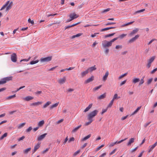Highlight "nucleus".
<instances>
[{"label": "nucleus", "mask_w": 157, "mask_h": 157, "mask_svg": "<svg viewBox=\"0 0 157 157\" xmlns=\"http://www.w3.org/2000/svg\"><path fill=\"white\" fill-rule=\"evenodd\" d=\"M116 24V23L115 22H109L107 23V24H105V26H108L109 25H110L113 24Z\"/></svg>", "instance_id": "de8ad7c7"}, {"label": "nucleus", "mask_w": 157, "mask_h": 157, "mask_svg": "<svg viewBox=\"0 0 157 157\" xmlns=\"http://www.w3.org/2000/svg\"><path fill=\"white\" fill-rule=\"evenodd\" d=\"M109 74V72L108 71H107L105 74V75L103 76L102 78V80L104 81H105L108 77V76Z\"/></svg>", "instance_id": "aec40b11"}, {"label": "nucleus", "mask_w": 157, "mask_h": 157, "mask_svg": "<svg viewBox=\"0 0 157 157\" xmlns=\"http://www.w3.org/2000/svg\"><path fill=\"white\" fill-rule=\"evenodd\" d=\"M39 61L38 59L35 61H32L30 62V64L33 65L38 63Z\"/></svg>", "instance_id": "473e14b6"}, {"label": "nucleus", "mask_w": 157, "mask_h": 157, "mask_svg": "<svg viewBox=\"0 0 157 157\" xmlns=\"http://www.w3.org/2000/svg\"><path fill=\"white\" fill-rule=\"evenodd\" d=\"M157 145V142H156L153 145L150 146L149 147V149L148 151V152H150Z\"/></svg>", "instance_id": "dca6fc26"}, {"label": "nucleus", "mask_w": 157, "mask_h": 157, "mask_svg": "<svg viewBox=\"0 0 157 157\" xmlns=\"http://www.w3.org/2000/svg\"><path fill=\"white\" fill-rule=\"evenodd\" d=\"M102 45L104 48H106L111 47L112 45V44L110 41H108L106 40H105L102 41Z\"/></svg>", "instance_id": "7ed1b4c3"}, {"label": "nucleus", "mask_w": 157, "mask_h": 157, "mask_svg": "<svg viewBox=\"0 0 157 157\" xmlns=\"http://www.w3.org/2000/svg\"><path fill=\"white\" fill-rule=\"evenodd\" d=\"M40 143L39 142L37 143L36 145H35L34 148L32 151L33 154L34 153L37 151V150L40 148Z\"/></svg>", "instance_id": "1a4fd4ad"}, {"label": "nucleus", "mask_w": 157, "mask_h": 157, "mask_svg": "<svg viewBox=\"0 0 157 157\" xmlns=\"http://www.w3.org/2000/svg\"><path fill=\"white\" fill-rule=\"evenodd\" d=\"M106 96V93H105L102 95H100L98 97V99H101L105 98Z\"/></svg>", "instance_id": "bb28decb"}, {"label": "nucleus", "mask_w": 157, "mask_h": 157, "mask_svg": "<svg viewBox=\"0 0 157 157\" xmlns=\"http://www.w3.org/2000/svg\"><path fill=\"white\" fill-rule=\"evenodd\" d=\"M109 50L108 48H106L105 50V52L106 54H108L109 52Z\"/></svg>", "instance_id": "bf43d9fd"}, {"label": "nucleus", "mask_w": 157, "mask_h": 157, "mask_svg": "<svg viewBox=\"0 0 157 157\" xmlns=\"http://www.w3.org/2000/svg\"><path fill=\"white\" fill-rule=\"evenodd\" d=\"M28 22L29 23H31L32 25L34 24V21L33 20H31L30 18L28 19Z\"/></svg>", "instance_id": "79ce46f5"}, {"label": "nucleus", "mask_w": 157, "mask_h": 157, "mask_svg": "<svg viewBox=\"0 0 157 157\" xmlns=\"http://www.w3.org/2000/svg\"><path fill=\"white\" fill-rule=\"evenodd\" d=\"M145 9H143L142 10H141L136 11L135 12V13H134V14H136L138 13H141V12H143L144 11H145Z\"/></svg>", "instance_id": "a19ab883"}, {"label": "nucleus", "mask_w": 157, "mask_h": 157, "mask_svg": "<svg viewBox=\"0 0 157 157\" xmlns=\"http://www.w3.org/2000/svg\"><path fill=\"white\" fill-rule=\"evenodd\" d=\"M87 70L89 72H92L94 71H95L96 69V65H94V66L90 67L88 68Z\"/></svg>", "instance_id": "6ab92c4d"}, {"label": "nucleus", "mask_w": 157, "mask_h": 157, "mask_svg": "<svg viewBox=\"0 0 157 157\" xmlns=\"http://www.w3.org/2000/svg\"><path fill=\"white\" fill-rule=\"evenodd\" d=\"M89 72L87 69L85 71H83L81 73V75L82 77L85 76Z\"/></svg>", "instance_id": "a211bd4d"}, {"label": "nucleus", "mask_w": 157, "mask_h": 157, "mask_svg": "<svg viewBox=\"0 0 157 157\" xmlns=\"http://www.w3.org/2000/svg\"><path fill=\"white\" fill-rule=\"evenodd\" d=\"M31 150V147H29L26 149L23 150V153L25 154H27L29 151H30Z\"/></svg>", "instance_id": "393cba45"}, {"label": "nucleus", "mask_w": 157, "mask_h": 157, "mask_svg": "<svg viewBox=\"0 0 157 157\" xmlns=\"http://www.w3.org/2000/svg\"><path fill=\"white\" fill-rule=\"evenodd\" d=\"M42 103V102L41 101H38L37 102H35L33 103L30 104L31 106H36L39 105H40Z\"/></svg>", "instance_id": "4be33fe9"}, {"label": "nucleus", "mask_w": 157, "mask_h": 157, "mask_svg": "<svg viewBox=\"0 0 157 157\" xmlns=\"http://www.w3.org/2000/svg\"><path fill=\"white\" fill-rule=\"evenodd\" d=\"M98 111L96 110H94L89 113L87 115L88 120H93V118L98 113Z\"/></svg>", "instance_id": "f03ea898"}, {"label": "nucleus", "mask_w": 157, "mask_h": 157, "mask_svg": "<svg viewBox=\"0 0 157 157\" xmlns=\"http://www.w3.org/2000/svg\"><path fill=\"white\" fill-rule=\"evenodd\" d=\"M107 108L106 109H102V112H101V114H103L104 113H105L106 112L107 110Z\"/></svg>", "instance_id": "13d9d810"}, {"label": "nucleus", "mask_w": 157, "mask_h": 157, "mask_svg": "<svg viewBox=\"0 0 157 157\" xmlns=\"http://www.w3.org/2000/svg\"><path fill=\"white\" fill-rule=\"evenodd\" d=\"M128 116V115H127L126 116L123 117H122L121 118V120L123 121V120H124L125 119H126L127 118Z\"/></svg>", "instance_id": "0e129e2a"}, {"label": "nucleus", "mask_w": 157, "mask_h": 157, "mask_svg": "<svg viewBox=\"0 0 157 157\" xmlns=\"http://www.w3.org/2000/svg\"><path fill=\"white\" fill-rule=\"evenodd\" d=\"M44 124V120L41 121H39L38 124L39 127H42Z\"/></svg>", "instance_id": "a878e982"}, {"label": "nucleus", "mask_w": 157, "mask_h": 157, "mask_svg": "<svg viewBox=\"0 0 157 157\" xmlns=\"http://www.w3.org/2000/svg\"><path fill=\"white\" fill-rule=\"evenodd\" d=\"M47 134V133H44L43 134L41 135L38 137L37 140L39 141L42 140L45 137Z\"/></svg>", "instance_id": "412c9836"}, {"label": "nucleus", "mask_w": 157, "mask_h": 157, "mask_svg": "<svg viewBox=\"0 0 157 157\" xmlns=\"http://www.w3.org/2000/svg\"><path fill=\"white\" fill-rule=\"evenodd\" d=\"M110 8H108L106 9H105L102 12L104 13L106 12L109 11L110 10Z\"/></svg>", "instance_id": "774afa93"}, {"label": "nucleus", "mask_w": 157, "mask_h": 157, "mask_svg": "<svg viewBox=\"0 0 157 157\" xmlns=\"http://www.w3.org/2000/svg\"><path fill=\"white\" fill-rule=\"evenodd\" d=\"M52 59V56H48L45 58H42L40 59L41 62H49Z\"/></svg>", "instance_id": "423d86ee"}, {"label": "nucleus", "mask_w": 157, "mask_h": 157, "mask_svg": "<svg viewBox=\"0 0 157 157\" xmlns=\"http://www.w3.org/2000/svg\"><path fill=\"white\" fill-rule=\"evenodd\" d=\"M12 77H7L4 78L0 81V85L5 83L11 80Z\"/></svg>", "instance_id": "20e7f679"}, {"label": "nucleus", "mask_w": 157, "mask_h": 157, "mask_svg": "<svg viewBox=\"0 0 157 157\" xmlns=\"http://www.w3.org/2000/svg\"><path fill=\"white\" fill-rule=\"evenodd\" d=\"M91 136V134H89V135H88L87 136L85 137L84 138L82 139L81 140V141H84L86 140H87V139H88L90 138V137Z\"/></svg>", "instance_id": "c85d7f7f"}, {"label": "nucleus", "mask_w": 157, "mask_h": 157, "mask_svg": "<svg viewBox=\"0 0 157 157\" xmlns=\"http://www.w3.org/2000/svg\"><path fill=\"white\" fill-rule=\"evenodd\" d=\"M52 103L50 101H48L43 106V108L45 109Z\"/></svg>", "instance_id": "b1692460"}, {"label": "nucleus", "mask_w": 157, "mask_h": 157, "mask_svg": "<svg viewBox=\"0 0 157 157\" xmlns=\"http://www.w3.org/2000/svg\"><path fill=\"white\" fill-rule=\"evenodd\" d=\"M49 148H47L45 150H44V151H42V153L44 154L45 153H46V152H47V151H48L49 150Z\"/></svg>", "instance_id": "680f3d73"}, {"label": "nucleus", "mask_w": 157, "mask_h": 157, "mask_svg": "<svg viewBox=\"0 0 157 157\" xmlns=\"http://www.w3.org/2000/svg\"><path fill=\"white\" fill-rule=\"evenodd\" d=\"M120 98V97H118L117 94H116L113 96V99H114L115 100L116 99H119V98Z\"/></svg>", "instance_id": "e433bc0d"}, {"label": "nucleus", "mask_w": 157, "mask_h": 157, "mask_svg": "<svg viewBox=\"0 0 157 157\" xmlns=\"http://www.w3.org/2000/svg\"><path fill=\"white\" fill-rule=\"evenodd\" d=\"M13 5V2L8 1L6 2L5 4L3 5L2 7L1 8L0 10H3L6 8V11H8L12 8Z\"/></svg>", "instance_id": "f257e3e1"}, {"label": "nucleus", "mask_w": 157, "mask_h": 157, "mask_svg": "<svg viewBox=\"0 0 157 157\" xmlns=\"http://www.w3.org/2000/svg\"><path fill=\"white\" fill-rule=\"evenodd\" d=\"M7 135V133H5L0 138V140H2L4 138L6 137Z\"/></svg>", "instance_id": "f704fd0d"}, {"label": "nucleus", "mask_w": 157, "mask_h": 157, "mask_svg": "<svg viewBox=\"0 0 157 157\" xmlns=\"http://www.w3.org/2000/svg\"><path fill=\"white\" fill-rule=\"evenodd\" d=\"M140 81V79L139 78H134L133 79L132 82L133 83L135 84L137 82H138Z\"/></svg>", "instance_id": "7c9ffc66"}, {"label": "nucleus", "mask_w": 157, "mask_h": 157, "mask_svg": "<svg viewBox=\"0 0 157 157\" xmlns=\"http://www.w3.org/2000/svg\"><path fill=\"white\" fill-rule=\"evenodd\" d=\"M82 35V33H79L75 35H74L72 36L71 37V38L73 39L76 37H79L80 36H81Z\"/></svg>", "instance_id": "c756f323"}, {"label": "nucleus", "mask_w": 157, "mask_h": 157, "mask_svg": "<svg viewBox=\"0 0 157 157\" xmlns=\"http://www.w3.org/2000/svg\"><path fill=\"white\" fill-rule=\"evenodd\" d=\"M127 75V73H124L122 75H121L119 76V77L118 78V79H119V80L121 79L124 76H126Z\"/></svg>", "instance_id": "72a5a7b5"}, {"label": "nucleus", "mask_w": 157, "mask_h": 157, "mask_svg": "<svg viewBox=\"0 0 157 157\" xmlns=\"http://www.w3.org/2000/svg\"><path fill=\"white\" fill-rule=\"evenodd\" d=\"M80 151V150H78L77 151H75L73 154V155L74 156H76L77 155H78Z\"/></svg>", "instance_id": "a18cd8bd"}, {"label": "nucleus", "mask_w": 157, "mask_h": 157, "mask_svg": "<svg viewBox=\"0 0 157 157\" xmlns=\"http://www.w3.org/2000/svg\"><path fill=\"white\" fill-rule=\"evenodd\" d=\"M115 48L117 49H121L122 48V45H117L116 46Z\"/></svg>", "instance_id": "09e8293b"}, {"label": "nucleus", "mask_w": 157, "mask_h": 157, "mask_svg": "<svg viewBox=\"0 0 157 157\" xmlns=\"http://www.w3.org/2000/svg\"><path fill=\"white\" fill-rule=\"evenodd\" d=\"M42 93L41 91H38L35 93L36 94H41Z\"/></svg>", "instance_id": "338daca9"}, {"label": "nucleus", "mask_w": 157, "mask_h": 157, "mask_svg": "<svg viewBox=\"0 0 157 157\" xmlns=\"http://www.w3.org/2000/svg\"><path fill=\"white\" fill-rule=\"evenodd\" d=\"M118 38H119L118 37L115 38H114L113 39L111 40L110 41L111 42L112 44V43L113 42H114L115 41V40H117Z\"/></svg>", "instance_id": "8fccbe9b"}, {"label": "nucleus", "mask_w": 157, "mask_h": 157, "mask_svg": "<svg viewBox=\"0 0 157 157\" xmlns=\"http://www.w3.org/2000/svg\"><path fill=\"white\" fill-rule=\"evenodd\" d=\"M157 71V68L155 69H154L150 73L151 74H153L154 73H155Z\"/></svg>", "instance_id": "864d4df0"}, {"label": "nucleus", "mask_w": 157, "mask_h": 157, "mask_svg": "<svg viewBox=\"0 0 157 157\" xmlns=\"http://www.w3.org/2000/svg\"><path fill=\"white\" fill-rule=\"evenodd\" d=\"M59 102H56L55 104H52L49 107V109L50 110H52L54 108L56 107L58 105Z\"/></svg>", "instance_id": "ddd939ff"}, {"label": "nucleus", "mask_w": 157, "mask_h": 157, "mask_svg": "<svg viewBox=\"0 0 157 157\" xmlns=\"http://www.w3.org/2000/svg\"><path fill=\"white\" fill-rule=\"evenodd\" d=\"M115 33H111V34H107V35H105V38H107V37H110V36H113Z\"/></svg>", "instance_id": "ea45409f"}, {"label": "nucleus", "mask_w": 157, "mask_h": 157, "mask_svg": "<svg viewBox=\"0 0 157 157\" xmlns=\"http://www.w3.org/2000/svg\"><path fill=\"white\" fill-rule=\"evenodd\" d=\"M94 77L93 76H92L90 78H88L85 81L84 83L85 84H87L92 81L94 79Z\"/></svg>", "instance_id": "9b49d317"}, {"label": "nucleus", "mask_w": 157, "mask_h": 157, "mask_svg": "<svg viewBox=\"0 0 157 157\" xmlns=\"http://www.w3.org/2000/svg\"><path fill=\"white\" fill-rule=\"evenodd\" d=\"M69 17L71 19L67 20V22H69L73 19L78 18L79 17V15L76 14L75 13H73L70 14Z\"/></svg>", "instance_id": "39448f33"}, {"label": "nucleus", "mask_w": 157, "mask_h": 157, "mask_svg": "<svg viewBox=\"0 0 157 157\" xmlns=\"http://www.w3.org/2000/svg\"><path fill=\"white\" fill-rule=\"evenodd\" d=\"M11 61L13 62H16L17 61V56L16 54L15 53H13L11 57Z\"/></svg>", "instance_id": "6e6552de"}, {"label": "nucleus", "mask_w": 157, "mask_h": 157, "mask_svg": "<svg viewBox=\"0 0 157 157\" xmlns=\"http://www.w3.org/2000/svg\"><path fill=\"white\" fill-rule=\"evenodd\" d=\"M134 139L133 138H131L129 140L128 143V145L129 146L131 144L134 142Z\"/></svg>", "instance_id": "2f4dec72"}, {"label": "nucleus", "mask_w": 157, "mask_h": 157, "mask_svg": "<svg viewBox=\"0 0 157 157\" xmlns=\"http://www.w3.org/2000/svg\"><path fill=\"white\" fill-rule=\"evenodd\" d=\"M31 58V57L30 56L29 57V58L28 59H22L21 60V62H22V61H25L27 62V61H29L30 59Z\"/></svg>", "instance_id": "c03bdc74"}, {"label": "nucleus", "mask_w": 157, "mask_h": 157, "mask_svg": "<svg viewBox=\"0 0 157 157\" xmlns=\"http://www.w3.org/2000/svg\"><path fill=\"white\" fill-rule=\"evenodd\" d=\"M25 136H22L21 137L19 138L18 139V140L19 141H20L21 140H22L25 138Z\"/></svg>", "instance_id": "6e6d98bb"}, {"label": "nucleus", "mask_w": 157, "mask_h": 157, "mask_svg": "<svg viewBox=\"0 0 157 157\" xmlns=\"http://www.w3.org/2000/svg\"><path fill=\"white\" fill-rule=\"evenodd\" d=\"M113 104H112L111 102H110L107 107V108H109L111 107L112 105Z\"/></svg>", "instance_id": "69168bd1"}, {"label": "nucleus", "mask_w": 157, "mask_h": 157, "mask_svg": "<svg viewBox=\"0 0 157 157\" xmlns=\"http://www.w3.org/2000/svg\"><path fill=\"white\" fill-rule=\"evenodd\" d=\"M116 150H117L116 148L114 149L110 153L109 155H111L113 154L114 153H115V152L116 151Z\"/></svg>", "instance_id": "4d7b16f0"}, {"label": "nucleus", "mask_w": 157, "mask_h": 157, "mask_svg": "<svg viewBox=\"0 0 157 157\" xmlns=\"http://www.w3.org/2000/svg\"><path fill=\"white\" fill-rule=\"evenodd\" d=\"M34 97L31 96H28L25 97L23 98V99L26 101H29L33 99Z\"/></svg>", "instance_id": "4468645a"}, {"label": "nucleus", "mask_w": 157, "mask_h": 157, "mask_svg": "<svg viewBox=\"0 0 157 157\" xmlns=\"http://www.w3.org/2000/svg\"><path fill=\"white\" fill-rule=\"evenodd\" d=\"M109 29H110V28H109V27H107V28H104V29H102L101 30V31L103 32V31H106V30H109Z\"/></svg>", "instance_id": "603ef678"}, {"label": "nucleus", "mask_w": 157, "mask_h": 157, "mask_svg": "<svg viewBox=\"0 0 157 157\" xmlns=\"http://www.w3.org/2000/svg\"><path fill=\"white\" fill-rule=\"evenodd\" d=\"M139 36V35H136V36H135V37H133L132 38V39H130L129 40L128 42L129 43H132L134 42L138 38Z\"/></svg>", "instance_id": "f8f14e48"}, {"label": "nucleus", "mask_w": 157, "mask_h": 157, "mask_svg": "<svg viewBox=\"0 0 157 157\" xmlns=\"http://www.w3.org/2000/svg\"><path fill=\"white\" fill-rule=\"evenodd\" d=\"M126 34H122L120 35L118 37L119 38H120L121 39H122L125 36H126Z\"/></svg>", "instance_id": "37998d69"}, {"label": "nucleus", "mask_w": 157, "mask_h": 157, "mask_svg": "<svg viewBox=\"0 0 157 157\" xmlns=\"http://www.w3.org/2000/svg\"><path fill=\"white\" fill-rule=\"evenodd\" d=\"M155 58V56H153L149 60V63H148V67H150L151 66V63L154 61Z\"/></svg>", "instance_id": "f3484780"}, {"label": "nucleus", "mask_w": 157, "mask_h": 157, "mask_svg": "<svg viewBox=\"0 0 157 157\" xmlns=\"http://www.w3.org/2000/svg\"><path fill=\"white\" fill-rule=\"evenodd\" d=\"M66 81V78L65 77L60 78L58 80V82L60 84H62L64 83Z\"/></svg>", "instance_id": "9d476101"}, {"label": "nucleus", "mask_w": 157, "mask_h": 157, "mask_svg": "<svg viewBox=\"0 0 157 157\" xmlns=\"http://www.w3.org/2000/svg\"><path fill=\"white\" fill-rule=\"evenodd\" d=\"M126 82V80H125L122 81L120 83V86H121L122 85H123L125 84V83Z\"/></svg>", "instance_id": "5fc2aeb1"}, {"label": "nucleus", "mask_w": 157, "mask_h": 157, "mask_svg": "<svg viewBox=\"0 0 157 157\" xmlns=\"http://www.w3.org/2000/svg\"><path fill=\"white\" fill-rule=\"evenodd\" d=\"M127 138H125L123 140H122L120 141H117L113 143H110V144L109 145V146L110 147L113 146L115 144H119L123 142L124 141L126 140V139H127Z\"/></svg>", "instance_id": "0eeeda50"}, {"label": "nucleus", "mask_w": 157, "mask_h": 157, "mask_svg": "<svg viewBox=\"0 0 157 157\" xmlns=\"http://www.w3.org/2000/svg\"><path fill=\"white\" fill-rule=\"evenodd\" d=\"M157 40L155 39H153L151 40L148 44H150L153 41H154L155 40Z\"/></svg>", "instance_id": "e2e57ef3"}, {"label": "nucleus", "mask_w": 157, "mask_h": 157, "mask_svg": "<svg viewBox=\"0 0 157 157\" xmlns=\"http://www.w3.org/2000/svg\"><path fill=\"white\" fill-rule=\"evenodd\" d=\"M101 86V85H100L98 86L95 87L93 89V90L94 91H96L97 90H98L99 88H100Z\"/></svg>", "instance_id": "4c0bfd02"}, {"label": "nucleus", "mask_w": 157, "mask_h": 157, "mask_svg": "<svg viewBox=\"0 0 157 157\" xmlns=\"http://www.w3.org/2000/svg\"><path fill=\"white\" fill-rule=\"evenodd\" d=\"M74 140V138L73 137H72L69 139L68 142V143H70L71 141H73Z\"/></svg>", "instance_id": "3c124183"}, {"label": "nucleus", "mask_w": 157, "mask_h": 157, "mask_svg": "<svg viewBox=\"0 0 157 157\" xmlns=\"http://www.w3.org/2000/svg\"><path fill=\"white\" fill-rule=\"evenodd\" d=\"M92 105H93L92 103L89 104L88 106L84 110V112L86 113L92 107Z\"/></svg>", "instance_id": "5701e85b"}, {"label": "nucleus", "mask_w": 157, "mask_h": 157, "mask_svg": "<svg viewBox=\"0 0 157 157\" xmlns=\"http://www.w3.org/2000/svg\"><path fill=\"white\" fill-rule=\"evenodd\" d=\"M16 97V95L14 94L13 95L10 96H8L6 98V99L7 100H9L11 99H12Z\"/></svg>", "instance_id": "c9c22d12"}, {"label": "nucleus", "mask_w": 157, "mask_h": 157, "mask_svg": "<svg viewBox=\"0 0 157 157\" xmlns=\"http://www.w3.org/2000/svg\"><path fill=\"white\" fill-rule=\"evenodd\" d=\"M74 67H70L69 68H66V70H73V69H74Z\"/></svg>", "instance_id": "052dcab7"}, {"label": "nucleus", "mask_w": 157, "mask_h": 157, "mask_svg": "<svg viewBox=\"0 0 157 157\" xmlns=\"http://www.w3.org/2000/svg\"><path fill=\"white\" fill-rule=\"evenodd\" d=\"M89 121L86 123L85 124V125H87L90 124L93 121V120H88Z\"/></svg>", "instance_id": "58836bf2"}, {"label": "nucleus", "mask_w": 157, "mask_h": 157, "mask_svg": "<svg viewBox=\"0 0 157 157\" xmlns=\"http://www.w3.org/2000/svg\"><path fill=\"white\" fill-rule=\"evenodd\" d=\"M141 106L138 107L136 109L132 114L131 115H133L136 113L140 109Z\"/></svg>", "instance_id": "cd10ccee"}, {"label": "nucleus", "mask_w": 157, "mask_h": 157, "mask_svg": "<svg viewBox=\"0 0 157 157\" xmlns=\"http://www.w3.org/2000/svg\"><path fill=\"white\" fill-rule=\"evenodd\" d=\"M139 30V29L136 28L133 30L129 34V35L130 36H132L134 34L136 33Z\"/></svg>", "instance_id": "2eb2a0df"}, {"label": "nucleus", "mask_w": 157, "mask_h": 157, "mask_svg": "<svg viewBox=\"0 0 157 157\" xmlns=\"http://www.w3.org/2000/svg\"><path fill=\"white\" fill-rule=\"evenodd\" d=\"M25 124V123H23L20 124L19 125V128H21V127H23Z\"/></svg>", "instance_id": "49530a36"}]
</instances>
